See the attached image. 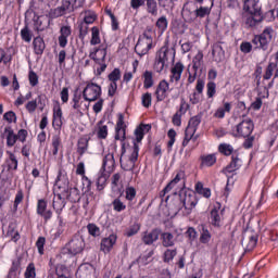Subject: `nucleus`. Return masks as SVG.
I'll return each instance as SVG.
<instances>
[{"label":"nucleus","instance_id":"nucleus-1","mask_svg":"<svg viewBox=\"0 0 278 278\" xmlns=\"http://www.w3.org/2000/svg\"><path fill=\"white\" fill-rule=\"evenodd\" d=\"M152 129V126L150 124H140L139 127L136 128L134 131V136L136 138L134 139L132 143V152L130 153L129 156V164L125 165L123 162H121V167L125 172H131L134 167L136 166L137 160L139 159V151H140V142H142L143 136L148 134Z\"/></svg>","mask_w":278,"mask_h":278},{"label":"nucleus","instance_id":"nucleus-2","mask_svg":"<svg viewBox=\"0 0 278 278\" xmlns=\"http://www.w3.org/2000/svg\"><path fill=\"white\" fill-rule=\"evenodd\" d=\"M174 205L177 210L186 208L188 211L193 210L197 206V199L193 191L189 188H180L179 194H174Z\"/></svg>","mask_w":278,"mask_h":278},{"label":"nucleus","instance_id":"nucleus-3","mask_svg":"<svg viewBox=\"0 0 278 278\" xmlns=\"http://www.w3.org/2000/svg\"><path fill=\"white\" fill-rule=\"evenodd\" d=\"M153 48H155V43H153V30L152 28H147L146 31L140 35L139 40L136 43L135 51L137 55L142 58Z\"/></svg>","mask_w":278,"mask_h":278},{"label":"nucleus","instance_id":"nucleus-4","mask_svg":"<svg viewBox=\"0 0 278 278\" xmlns=\"http://www.w3.org/2000/svg\"><path fill=\"white\" fill-rule=\"evenodd\" d=\"M274 29L270 26L264 28L260 36H256L251 41L254 46H257L263 51L268 50L269 43L273 40Z\"/></svg>","mask_w":278,"mask_h":278},{"label":"nucleus","instance_id":"nucleus-5","mask_svg":"<svg viewBox=\"0 0 278 278\" xmlns=\"http://www.w3.org/2000/svg\"><path fill=\"white\" fill-rule=\"evenodd\" d=\"M274 29L270 26L264 28L260 36H256L251 41L254 46H257L263 51L268 50L269 43L273 40Z\"/></svg>","mask_w":278,"mask_h":278},{"label":"nucleus","instance_id":"nucleus-6","mask_svg":"<svg viewBox=\"0 0 278 278\" xmlns=\"http://www.w3.org/2000/svg\"><path fill=\"white\" fill-rule=\"evenodd\" d=\"M85 248L86 243L84 241V237L79 233L74 235L70 242L66 243V251L73 256L81 254Z\"/></svg>","mask_w":278,"mask_h":278},{"label":"nucleus","instance_id":"nucleus-7","mask_svg":"<svg viewBox=\"0 0 278 278\" xmlns=\"http://www.w3.org/2000/svg\"><path fill=\"white\" fill-rule=\"evenodd\" d=\"M213 3H211V7H200L193 10V12L186 11L184 13V20H186L187 23H193L197 21V18H205L206 16H210L212 13Z\"/></svg>","mask_w":278,"mask_h":278},{"label":"nucleus","instance_id":"nucleus-8","mask_svg":"<svg viewBox=\"0 0 278 278\" xmlns=\"http://www.w3.org/2000/svg\"><path fill=\"white\" fill-rule=\"evenodd\" d=\"M255 129V124L250 118H245L237 124L236 128L233 129L236 138H249L253 130Z\"/></svg>","mask_w":278,"mask_h":278},{"label":"nucleus","instance_id":"nucleus-9","mask_svg":"<svg viewBox=\"0 0 278 278\" xmlns=\"http://www.w3.org/2000/svg\"><path fill=\"white\" fill-rule=\"evenodd\" d=\"M87 102H96L102 96V87L98 84L89 83L80 94Z\"/></svg>","mask_w":278,"mask_h":278},{"label":"nucleus","instance_id":"nucleus-10","mask_svg":"<svg viewBox=\"0 0 278 278\" xmlns=\"http://www.w3.org/2000/svg\"><path fill=\"white\" fill-rule=\"evenodd\" d=\"M114 139L119 140L121 143V155H125L126 148H125V140H126V126H125V117L119 114L117 117L116 123V135L114 136Z\"/></svg>","mask_w":278,"mask_h":278},{"label":"nucleus","instance_id":"nucleus-11","mask_svg":"<svg viewBox=\"0 0 278 278\" xmlns=\"http://www.w3.org/2000/svg\"><path fill=\"white\" fill-rule=\"evenodd\" d=\"M176 50L168 46V43L161 47L154 56V62H175Z\"/></svg>","mask_w":278,"mask_h":278},{"label":"nucleus","instance_id":"nucleus-12","mask_svg":"<svg viewBox=\"0 0 278 278\" xmlns=\"http://www.w3.org/2000/svg\"><path fill=\"white\" fill-rule=\"evenodd\" d=\"M184 176H185L184 172L180 170L179 173L176 174V176H174L173 180H170V182L167 184L166 187H164L163 190H161V192H160L161 201H166V202H168L169 197H166V194H168V192H169L170 190L175 189L177 185L180 184V185H182V187H184V185H185V182H184Z\"/></svg>","mask_w":278,"mask_h":278},{"label":"nucleus","instance_id":"nucleus-13","mask_svg":"<svg viewBox=\"0 0 278 278\" xmlns=\"http://www.w3.org/2000/svg\"><path fill=\"white\" fill-rule=\"evenodd\" d=\"M223 211H220V204L217 203L210 213V224L214 228L223 227Z\"/></svg>","mask_w":278,"mask_h":278},{"label":"nucleus","instance_id":"nucleus-14","mask_svg":"<svg viewBox=\"0 0 278 278\" xmlns=\"http://www.w3.org/2000/svg\"><path fill=\"white\" fill-rule=\"evenodd\" d=\"M76 278H97L92 264L84 263L77 268Z\"/></svg>","mask_w":278,"mask_h":278},{"label":"nucleus","instance_id":"nucleus-15","mask_svg":"<svg viewBox=\"0 0 278 278\" xmlns=\"http://www.w3.org/2000/svg\"><path fill=\"white\" fill-rule=\"evenodd\" d=\"M263 15L262 14H247L243 16V23L247 29H256L262 25Z\"/></svg>","mask_w":278,"mask_h":278},{"label":"nucleus","instance_id":"nucleus-16","mask_svg":"<svg viewBox=\"0 0 278 278\" xmlns=\"http://www.w3.org/2000/svg\"><path fill=\"white\" fill-rule=\"evenodd\" d=\"M77 9L75 8H71V7H66V5H60L59 8L52 9L49 11V14H47V16L50 20H55V18H60L62 16H65L67 14H72L73 12H75Z\"/></svg>","mask_w":278,"mask_h":278},{"label":"nucleus","instance_id":"nucleus-17","mask_svg":"<svg viewBox=\"0 0 278 278\" xmlns=\"http://www.w3.org/2000/svg\"><path fill=\"white\" fill-rule=\"evenodd\" d=\"M63 126V112L62 106H60L59 103H56L53 106V115H52V127L55 129V131H60Z\"/></svg>","mask_w":278,"mask_h":278},{"label":"nucleus","instance_id":"nucleus-18","mask_svg":"<svg viewBox=\"0 0 278 278\" xmlns=\"http://www.w3.org/2000/svg\"><path fill=\"white\" fill-rule=\"evenodd\" d=\"M169 84L165 79L161 80L156 86L154 91V97H156V102H163L168 97Z\"/></svg>","mask_w":278,"mask_h":278},{"label":"nucleus","instance_id":"nucleus-19","mask_svg":"<svg viewBox=\"0 0 278 278\" xmlns=\"http://www.w3.org/2000/svg\"><path fill=\"white\" fill-rule=\"evenodd\" d=\"M243 11H245L248 15H262V4L258 0H245Z\"/></svg>","mask_w":278,"mask_h":278},{"label":"nucleus","instance_id":"nucleus-20","mask_svg":"<svg viewBox=\"0 0 278 278\" xmlns=\"http://www.w3.org/2000/svg\"><path fill=\"white\" fill-rule=\"evenodd\" d=\"M37 215L43 218V222H49L52 219L53 213L50 210H47V201L45 199H39L37 201Z\"/></svg>","mask_w":278,"mask_h":278},{"label":"nucleus","instance_id":"nucleus-21","mask_svg":"<svg viewBox=\"0 0 278 278\" xmlns=\"http://www.w3.org/2000/svg\"><path fill=\"white\" fill-rule=\"evenodd\" d=\"M106 56V46L100 45V47L96 48L93 52L89 53L90 60L96 62V64H101L102 62H105Z\"/></svg>","mask_w":278,"mask_h":278},{"label":"nucleus","instance_id":"nucleus-22","mask_svg":"<svg viewBox=\"0 0 278 278\" xmlns=\"http://www.w3.org/2000/svg\"><path fill=\"white\" fill-rule=\"evenodd\" d=\"M117 237L116 235L111 233L109 237H104L100 242V251L104 254L112 252L113 247L116 244Z\"/></svg>","mask_w":278,"mask_h":278},{"label":"nucleus","instance_id":"nucleus-23","mask_svg":"<svg viewBox=\"0 0 278 278\" xmlns=\"http://www.w3.org/2000/svg\"><path fill=\"white\" fill-rule=\"evenodd\" d=\"M72 36V26L63 25L60 28L59 46L60 48H66L68 45V37Z\"/></svg>","mask_w":278,"mask_h":278},{"label":"nucleus","instance_id":"nucleus-24","mask_svg":"<svg viewBox=\"0 0 278 278\" xmlns=\"http://www.w3.org/2000/svg\"><path fill=\"white\" fill-rule=\"evenodd\" d=\"M159 237H160V230L159 229H153L151 231H146L142 235V242H143V244L150 247L159 240Z\"/></svg>","mask_w":278,"mask_h":278},{"label":"nucleus","instance_id":"nucleus-25","mask_svg":"<svg viewBox=\"0 0 278 278\" xmlns=\"http://www.w3.org/2000/svg\"><path fill=\"white\" fill-rule=\"evenodd\" d=\"M114 169H115V159L113 154H106L103 157L102 169H100V172L112 174Z\"/></svg>","mask_w":278,"mask_h":278},{"label":"nucleus","instance_id":"nucleus-26","mask_svg":"<svg viewBox=\"0 0 278 278\" xmlns=\"http://www.w3.org/2000/svg\"><path fill=\"white\" fill-rule=\"evenodd\" d=\"M184 73V64L180 62H177L174 64V66L170 68V75H169V81L170 83H177L180 80V76Z\"/></svg>","mask_w":278,"mask_h":278},{"label":"nucleus","instance_id":"nucleus-27","mask_svg":"<svg viewBox=\"0 0 278 278\" xmlns=\"http://www.w3.org/2000/svg\"><path fill=\"white\" fill-rule=\"evenodd\" d=\"M68 177H66V173L63 169L59 170V175L55 178V187L60 190L66 191L68 189Z\"/></svg>","mask_w":278,"mask_h":278},{"label":"nucleus","instance_id":"nucleus-28","mask_svg":"<svg viewBox=\"0 0 278 278\" xmlns=\"http://www.w3.org/2000/svg\"><path fill=\"white\" fill-rule=\"evenodd\" d=\"M3 136H5L7 147L9 148L14 147L16 141H18L15 131H13V128L10 126H7L5 129H3Z\"/></svg>","mask_w":278,"mask_h":278},{"label":"nucleus","instance_id":"nucleus-29","mask_svg":"<svg viewBox=\"0 0 278 278\" xmlns=\"http://www.w3.org/2000/svg\"><path fill=\"white\" fill-rule=\"evenodd\" d=\"M217 162L216 154H201L200 167H213Z\"/></svg>","mask_w":278,"mask_h":278},{"label":"nucleus","instance_id":"nucleus-30","mask_svg":"<svg viewBox=\"0 0 278 278\" xmlns=\"http://www.w3.org/2000/svg\"><path fill=\"white\" fill-rule=\"evenodd\" d=\"M242 161H240V159L236 156V154H232V161L229 163V165L226 166V168H224V174L229 175L237 169H240Z\"/></svg>","mask_w":278,"mask_h":278},{"label":"nucleus","instance_id":"nucleus-31","mask_svg":"<svg viewBox=\"0 0 278 278\" xmlns=\"http://www.w3.org/2000/svg\"><path fill=\"white\" fill-rule=\"evenodd\" d=\"M111 173H105L100 170L99 174H97V179H96V185H97V190L102 191L105 189L106 181L110 178Z\"/></svg>","mask_w":278,"mask_h":278},{"label":"nucleus","instance_id":"nucleus-32","mask_svg":"<svg viewBox=\"0 0 278 278\" xmlns=\"http://www.w3.org/2000/svg\"><path fill=\"white\" fill-rule=\"evenodd\" d=\"M33 47H34V54L42 55L45 53V50H46L45 39H42V37L34 38Z\"/></svg>","mask_w":278,"mask_h":278},{"label":"nucleus","instance_id":"nucleus-33","mask_svg":"<svg viewBox=\"0 0 278 278\" xmlns=\"http://www.w3.org/2000/svg\"><path fill=\"white\" fill-rule=\"evenodd\" d=\"M199 231L201 244H208L212 241V232H210L208 227L205 225H200Z\"/></svg>","mask_w":278,"mask_h":278},{"label":"nucleus","instance_id":"nucleus-34","mask_svg":"<svg viewBox=\"0 0 278 278\" xmlns=\"http://www.w3.org/2000/svg\"><path fill=\"white\" fill-rule=\"evenodd\" d=\"M201 123H202V115H195L193 117H190L186 131L197 132Z\"/></svg>","mask_w":278,"mask_h":278},{"label":"nucleus","instance_id":"nucleus-35","mask_svg":"<svg viewBox=\"0 0 278 278\" xmlns=\"http://www.w3.org/2000/svg\"><path fill=\"white\" fill-rule=\"evenodd\" d=\"M65 197L67 201L71 203H78L81 200V194L78 190V188H70L67 189Z\"/></svg>","mask_w":278,"mask_h":278},{"label":"nucleus","instance_id":"nucleus-36","mask_svg":"<svg viewBox=\"0 0 278 278\" xmlns=\"http://www.w3.org/2000/svg\"><path fill=\"white\" fill-rule=\"evenodd\" d=\"M211 54L213 55L214 62H216V63L223 62L224 50H223V47L220 46V43L213 45V50H212Z\"/></svg>","mask_w":278,"mask_h":278},{"label":"nucleus","instance_id":"nucleus-37","mask_svg":"<svg viewBox=\"0 0 278 278\" xmlns=\"http://www.w3.org/2000/svg\"><path fill=\"white\" fill-rule=\"evenodd\" d=\"M66 202L65 199L62 198V194H56L55 198H53L52 207L55 210L56 214H61L62 210L65 208Z\"/></svg>","mask_w":278,"mask_h":278},{"label":"nucleus","instance_id":"nucleus-38","mask_svg":"<svg viewBox=\"0 0 278 278\" xmlns=\"http://www.w3.org/2000/svg\"><path fill=\"white\" fill-rule=\"evenodd\" d=\"M7 155H9V159L5 160L9 170L18 169V160L16 159V155L10 151H7Z\"/></svg>","mask_w":278,"mask_h":278},{"label":"nucleus","instance_id":"nucleus-39","mask_svg":"<svg viewBox=\"0 0 278 278\" xmlns=\"http://www.w3.org/2000/svg\"><path fill=\"white\" fill-rule=\"evenodd\" d=\"M88 148H89V140L88 138H80L77 141V154H79L80 157H83V155L88 152Z\"/></svg>","mask_w":278,"mask_h":278},{"label":"nucleus","instance_id":"nucleus-40","mask_svg":"<svg viewBox=\"0 0 278 278\" xmlns=\"http://www.w3.org/2000/svg\"><path fill=\"white\" fill-rule=\"evenodd\" d=\"M161 240L164 248L175 247V236L170 232L161 233Z\"/></svg>","mask_w":278,"mask_h":278},{"label":"nucleus","instance_id":"nucleus-41","mask_svg":"<svg viewBox=\"0 0 278 278\" xmlns=\"http://www.w3.org/2000/svg\"><path fill=\"white\" fill-rule=\"evenodd\" d=\"M38 104H42V96H37V100H33L26 103L25 108L27 113L33 114L38 109Z\"/></svg>","mask_w":278,"mask_h":278},{"label":"nucleus","instance_id":"nucleus-42","mask_svg":"<svg viewBox=\"0 0 278 278\" xmlns=\"http://www.w3.org/2000/svg\"><path fill=\"white\" fill-rule=\"evenodd\" d=\"M142 79H143V88L147 90L151 89L153 87V73L151 71H146L142 74Z\"/></svg>","mask_w":278,"mask_h":278},{"label":"nucleus","instance_id":"nucleus-43","mask_svg":"<svg viewBox=\"0 0 278 278\" xmlns=\"http://www.w3.org/2000/svg\"><path fill=\"white\" fill-rule=\"evenodd\" d=\"M147 13L152 16H156L159 14V3L156 0H146Z\"/></svg>","mask_w":278,"mask_h":278},{"label":"nucleus","instance_id":"nucleus-44","mask_svg":"<svg viewBox=\"0 0 278 278\" xmlns=\"http://www.w3.org/2000/svg\"><path fill=\"white\" fill-rule=\"evenodd\" d=\"M84 97L78 91L74 92L73 99L71 100V105L74 111L80 112L81 111V99Z\"/></svg>","mask_w":278,"mask_h":278},{"label":"nucleus","instance_id":"nucleus-45","mask_svg":"<svg viewBox=\"0 0 278 278\" xmlns=\"http://www.w3.org/2000/svg\"><path fill=\"white\" fill-rule=\"evenodd\" d=\"M119 179H122V175L121 174H114L111 177V190L116 193L119 194L122 192L121 188H119Z\"/></svg>","mask_w":278,"mask_h":278},{"label":"nucleus","instance_id":"nucleus-46","mask_svg":"<svg viewBox=\"0 0 278 278\" xmlns=\"http://www.w3.org/2000/svg\"><path fill=\"white\" fill-rule=\"evenodd\" d=\"M231 106L229 102H225L224 106H219L216 112H214V117L223 119L226 113H230Z\"/></svg>","mask_w":278,"mask_h":278},{"label":"nucleus","instance_id":"nucleus-47","mask_svg":"<svg viewBox=\"0 0 278 278\" xmlns=\"http://www.w3.org/2000/svg\"><path fill=\"white\" fill-rule=\"evenodd\" d=\"M195 191L204 199H210L212 197V190L210 188H204L202 182H197Z\"/></svg>","mask_w":278,"mask_h":278},{"label":"nucleus","instance_id":"nucleus-48","mask_svg":"<svg viewBox=\"0 0 278 278\" xmlns=\"http://www.w3.org/2000/svg\"><path fill=\"white\" fill-rule=\"evenodd\" d=\"M274 72H278V65L277 63L270 62L264 72L263 79L269 80L273 77Z\"/></svg>","mask_w":278,"mask_h":278},{"label":"nucleus","instance_id":"nucleus-49","mask_svg":"<svg viewBox=\"0 0 278 278\" xmlns=\"http://www.w3.org/2000/svg\"><path fill=\"white\" fill-rule=\"evenodd\" d=\"M192 65L190 70H200L203 66V53L202 51H198L193 60L191 61Z\"/></svg>","mask_w":278,"mask_h":278},{"label":"nucleus","instance_id":"nucleus-50","mask_svg":"<svg viewBox=\"0 0 278 278\" xmlns=\"http://www.w3.org/2000/svg\"><path fill=\"white\" fill-rule=\"evenodd\" d=\"M24 199H25V194L23 193V190L22 189L17 190L15 194V201L13 202V207H12L13 214H16V212H18V205L23 202Z\"/></svg>","mask_w":278,"mask_h":278},{"label":"nucleus","instance_id":"nucleus-51","mask_svg":"<svg viewBox=\"0 0 278 278\" xmlns=\"http://www.w3.org/2000/svg\"><path fill=\"white\" fill-rule=\"evenodd\" d=\"M97 21V14L90 10L84 12V21L80 24L92 25Z\"/></svg>","mask_w":278,"mask_h":278},{"label":"nucleus","instance_id":"nucleus-52","mask_svg":"<svg viewBox=\"0 0 278 278\" xmlns=\"http://www.w3.org/2000/svg\"><path fill=\"white\" fill-rule=\"evenodd\" d=\"M155 26L161 34L165 33L168 29V18L165 15L156 20Z\"/></svg>","mask_w":278,"mask_h":278},{"label":"nucleus","instance_id":"nucleus-53","mask_svg":"<svg viewBox=\"0 0 278 278\" xmlns=\"http://www.w3.org/2000/svg\"><path fill=\"white\" fill-rule=\"evenodd\" d=\"M33 39V33L29 30L28 25H24V28L21 29V40L26 43H30Z\"/></svg>","mask_w":278,"mask_h":278},{"label":"nucleus","instance_id":"nucleus-54","mask_svg":"<svg viewBox=\"0 0 278 278\" xmlns=\"http://www.w3.org/2000/svg\"><path fill=\"white\" fill-rule=\"evenodd\" d=\"M168 66L169 62L167 61H154L153 70L154 72L162 74L163 72L168 70Z\"/></svg>","mask_w":278,"mask_h":278},{"label":"nucleus","instance_id":"nucleus-55","mask_svg":"<svg viewBox=\"0 0 278 278\" xmlns=\"http://www.w3.org/2000/svg\"><path fill=\"white\" fill-rule=\"evenodd\" d=\"M114 212L122 213L126 210V204L123 203L122 199L116 198L111 202Z\"/></svg>","mask_w":278,"mask_h":278},{"label":"nucleus","instance_id":"nucleus-56","mask_svg":"<svg viewBox=\"0 0 278 278\" xmlns=\"http://www.w3.org/2000/svg\"><path fill=\"white\" fill-rule=\"evenodd\" d=\"M219 153H223V155L229 156L233 153V147L229 143H220L218 147Z\"/></svg>","mask_w":278,"mask_h":278},{"label":"nucleus","instance_id":"nucleus-57","mask_svg":"<svg viewBox=\"0 0 278 278\" xmlns=\"http://www.w3.org/2000/svg\"><path fill=\"white\" fill-rule=\"evenodd\" d=\"M87 232H89L90 237L97 238L102 235L100 228L96 224H87Z\"/></svg>","mask_w":278,"mask_h":278},{"label":"nucleus","instance_id":"nucleus-58","mask_svg":"<svg viewBox=\"0 0 278 278\" xmlns=\"http://www.w3.org/2000/svg\"><path fill=\"white\" fill-rule=\"evenodd\" d=\"M126 193V201H129V206H132V202L136 199L137 191L132 187H127L125 190Z\"/></svg>","mask_w":278,"mask_h":278},{"label":"nucleus","instance_id":"nucleus-59","mask_svg":"<svg viewBox=\"0 0 278 278\" xmlns=\"http://www.w3.org/2000/svg\"><path fill=\"white\" fill-rule=\"evenodd\" d=\"M216 96V84L215 81H207L206 84V97L213 99Z\"/></svg>","mask_w":278,"mask_h":278},{"label":"nucleus","instance_id":"nucleus-60","mask_svg":"<svg viewBox=\"0 0 278 278\" xmlns=\"http://www.w3.org/2000/svg\"><path fill=\"white\" fill-rule=\"evenodd\" d=\"M177 255V251L174 249H167L166 251H164V254H163V262L164 263H169L172 262L173 260H175Z\"/></svg>","mask_w":278,"mask_h":278},{"label":"nucleus","instance_id":"nucleus-61","mask_svg":"<svg viewBox=\"0 0 278 278\" xmlns=\"http://www.w3.org/2000/svg\"><path fill=\"white\" fill-rule=\"evenodd\" d=\"M119 79H122V71L119 68H114L109 74V80L110 83H118Z\"/></svg>","mask_w":278,"mask_h":278},{"label":"nucleus","instance_id":"nucleus-62","mask_svg":"<svg viewBox=\"0 0 278 278\" xmlns=\"http://www.w3.org/2000/svg\"><path fill=\"white\" fill-rule=\"evenodd\" d=\"M61 146H62V140L60 139V136H53L52 137V154L53 155L59 154V150Z\"/></svg>","mask_w":278,"mask_h":278},{"label":"nucleus","instance_id":"nucleus-63","mask_svg":"<svg viewBox=\"0 0 278 278\" xmlns=\"http://www.w3.org/2000/svg\"><path fill=\"white\" fill-rule=\"evenodd\" d=\"M24 278H36V267L34 263H29L24 271Z\"/></svg>","mask_w":278,"mask_h":278},{"label":"nucleus","instance_id":"nucleus-64","mask_svg":"<svg viewBox=\"0 0 278 278\" xmlns=\"http://www.w3.org/2000/svg\"><path fill=\"white\" fill-rule=\"evenodd\" d=\"M59 270L60 267H53L49 270V275L47 276V278H68L65 275L61 274Z\"/></svg>","mask_w":278,"mask_h":278}]
</instances>
